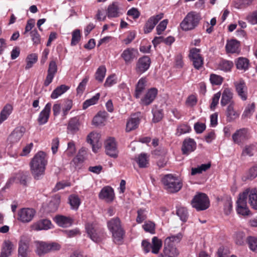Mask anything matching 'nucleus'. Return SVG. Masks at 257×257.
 I'll list each match as a JSON object with an SVG mask.
<instances>
[{
	"mask_svg": "<svg viewBox=\"0 0 257 257\" xmlns=\"http://www.w3.org/2000/svg\"><path fill=\"white\" fill-rule=\"evenodd\" d=\"M46 154L42 151L37 153L32 159L30 165L31 174L35 179L39 180L44 174L47 164Z\"/></svg>",
	"mask_w": 257,
	"mask_h": 257,
	"instance_id": "1",
	"label": "nucleus"
},
{
	"mask_svg": "<svg viewBox=\"0 0 257 257\" xmlns=\"http://www.w3.org/2000/svg\"><path fill=\"white\" fill-rule=\"evenodd\" d=\"M109 229L112 233V238L115 243L121 244L123 242L125 232L122 228L118 218L111 219L107 223Z\"/></svg>",
	"mask_w": 257,
	"mask_h": 257,
	"instance_id": "2",
	"label": "nucleus"
},
{
	"mask_svg": "<svg viewBox=\"0 0 257 257\" xmlns=\"http://www.w3.org/2000/svg\"><path fill=\"white\" fill-rule=\"evenodd\" d=\"M165 189L169 192H178L182 187V183L179 179L172 174L165 175L162 179Z\"/></svg>",
	"mask_w": 257,
	"mask_h": 257,
	"instance_id": "3",
	"label": "nucleus"
},
{
	"mask_svg": "<svg viewBox=\"0 0 257 257\" xmlns=\"http://www.w3.org/2000/svg\"><path fill=\"white\" fill-rule=\"evenodd\" d=\"M201 20L199 14L195 12L189 13L180 24V27L184 31H190L194 29L198 25Z\"/></svg>",
	"mask_w": 257,
	"mask_h": 257,
	"instance_id": "4",
	"label": "nucleus"
},
{
	"mask_svg": "<svg viewBox=\"0 0 257 257\" xmlns=\"http://www.w3.org/2000/svg\"><path fill=\"white\" fill-rule=\"evenodd\" d=\"M191 203L192 207L197 211L206 210L210 205L208 197L203 193H197L192 200Z\"/></svg>",
	"mask_w": 257,
	"mask_h": 257,
	"instance_id": "5",
	"label": "nucleus"
},
{
	"mask_svg": "<svg viewBox=\"0 0 257 257\" xmlns=\"http://www.w3.org/2000/svg\"><path fill=\"white\" fill-rule=\"evenodd\" d=\"M60 249V245L57 243H48L45 242H38L37 243L36 252L40 256L50 251L58 250Z\"/></svg>",
	"mask_w": 257,
	"mask_h": 257,
	"instance_id": "6",
	"label": "nucleus"
},
{
	"mask_svg": "<svg viewBox=\"0 0 257 257\" xmlns=\"http://www.w3.org/2000/svg\"><path fill=\"white\" fill-rule=\"evenodd\" d=\"M239 194L242 198L247 200L248 198V203L251 208L257 210V188H248Z\"/></svg>",
	"mask_w": 257,
	"mask_h": 257,
	"instance_id": "7",
	"label": "nucleus"
},
{
	"mask_svg": "<svg viewBox=\"0 0 257 257\" xmlns=\"http://www.w3.org/2000/svg\"><path fill=\"white\" fill-rule=\"evenodd\" d=\"M85 228L90 238L93 241L99 242L103 239L104 237L103 233L98 231L93 224L87 223L86 224Z\"/></svg>",
	"mask_w": 257,
	"mask_h": 257,
	"instance_id": "8",
	"label": "nucleus"
},
{
	"mask_svg": "<svg viewBox=\"0 0 257 257\" xmlns=\"http://www.w3.org/2000/svg\"><path fill=\"white\" fill-rule=\"evenodd\" d=\"M106 154L111 157L116 158L118 156V150L114 138H109L104 143Z\"/></svg>",
	"mask_w": 257,
	"mask_h": 257,
	"instance_id": "9",
	"label": "nucleus"
},
{
	"mask_svg": "<svg viewBox=\"0 0 257 257\" xmlns=\"http://www.w3.org/2000/svg\"><path fill=\"white\" fill-rule=\"evenodd\" d=\"M58 70L56 62L54 60H51L49 64L47 70V75L44 81V85L48 86L53 81Z\"/></svg>",
	"mask_w": 257,
	"mask_h": 257,
	"instance_id": "10",
	"label": "nucleus"
},
{
	"mask_svg": "<svg viewBox=\"0 0 257 257\" xmlns=\"http://www.w3.org/2000/svg\"><path fill=\"white\" fill-rule=\"evenodd\" d=\"M35 211L31 208H23L18 212V219L22 222H29L34 217Z\"/></svg>",
	"mask_w": 257,
	"mask_h": 257,
	"instance_id": "11",
	"label": "nucleus"
},
{
	"mask_svg": "<svg viewBox=\"0 0 257 257\" xmlns=\"http://www.w3.org/2000/svg\"><path fill=\"white\" fill-rule=\"evenodd\" d=\"M100 136L97 133H91L87 138V142L92 146V151L96 153L101 146V143L99 142Z\"/></svg>",
	"mask_w": 257,
	"mask_h": 257,
	"instance_id": "12",
	"label": "nucleus"
},
{
	"mask_svg": "<svg viewBox=\"0 0 257 257\" xmlns=\"http://www.w3.org/2000/svg\"><path fill=\"white\" fill-rule=\"evenodd\" d=\"M52 224L51 221L47 219L39 220L33 223L30 226L31 229L34 231L41 230H48L51 228Z\"/></svg>",
	"mask_w": 257,
	"mask_h": 257,
	"instance_id": "13",
	"label": "nucleus"
},
{
	"mask_svg": "<svg viewBox=\"0 0 257 257\" xmlns=\"http://www.w3.org/2000/svg\"><path fill=\"white\" fill-rule=\"evenodd\" d=\"M25 132V128L23 126L16 127L10 134L8 138L10 144H15L18 143L23 136Z\"/></svg>",
	"mask_w": 257,
	"mask_h": 257,
	"instance_id": "14",
	"label": "nucleus"
},
{
	"mask_svg": "<svg viewBox=\"0 0 257 257\" xmlns=\"http://www.w3.org/2000/svg\"><path fill=\"white\" fill-rule=\"evenodd\" d=\"M151 59L148 56L140 58L137 63L136 70L139 74L146 72L150 67Z\"/></svg>",
	"mask_w": 257,
	"mask_h": 257,
	"instance_id": "15",
	"label": "nucleus"
},
{
	"mask_svg": "<svg viewBox=\"0 0 257 257\" xmlns=\"http://www.w3.org/2000/svg\"><path fill=\"white\" fill-rule=\"evenodd\" d=\"M234 85L235 88L238 96L242 100H245L247 99V87L244 81L240 79L234 82Z\"/></svg>",
	"mask_w": 257,
	"mask_h": 257,
	"instance_id": "16",
	"label": "nucleus"
},
{
	"mask_svg": "<svg viewBox=\"0 0 257 257\" xmlns=\"http://www.w3.org/2000/svg\"><path fill=\"white\" fill-rule=\"evenodd\" d=\"M237 203L236 211L237 213L242 215H248L250 214V211L247 206L246 200L239 194Z\"/></svg>",
	"mask_w": 257,
	"mask_h": 257,
	"instance_id": "17",
	"label": "nucleus"
},
{
	"mask_svg": "<svg viewBox=\"0 0 257 257\" xmlns=\"http://www.w3.org/2000/svg\"><path fill=\"white\" fill-rule=\"evenodd\" d=\"M170 239H166L164 241L163 252L168 257H176L179 252L173 244H170Z\"/></svg>",
	"mask_w": 257,
	"mask_h": 257,
	"instance_id": "18",
	"label": "nucleus"
},
{
	"mask_svg": "<svg viewBox=\"0 0 257 257\" xmlns=\"http://www.w3.org/2000/svg\"><path fill=\"white\" fill-rule=\"evenodd\" d=\"M196 148V143L194 140L191 138L184 140L182 147V151L183 154L188 155L194 151Z\"/></svg>",
	"mask_w": 257,
	"mask_h": 257,
	"instance_id": "19",
	"label": "nucleus"
},
{
	"mask_svg": "<svg viewBox=\"0 0 257 257\" xmlns=\"http://www.w3.org/2000/svg\"><path fill=\"white\" fill-rule=\"evenodd\" d=\"M114 194L113 189L109 187H104L102 189L99 194L100 199H104L108 202L112 201L114 199Z\"/></svg>",
	"mask_w": 257,
	"mask_h": 257,
	"instance_id": "20",
	"label": "nucleus"
},
{
	"mask_svg": "<svg viewBox=\"0 0 257 257\" xmlns=\"http://www.w3.org/2000/svg\"><path fill=\"white\" fill-rule=\"evenodd\" d=\"M14 249V245L13 243L9 240H5L2 246L0 257L10 256Z\"/></svg>",
	"mask_w": 257,
	"mask_h": 257,
	"instance_id": "21",
	"label": "nucleus"
},
{
	"mask_svg": "<svg viewBox=\"0 0 257 257\" xmlns=\"http://www.w3.org/2000/svg\"><path fill=\"white\" fill-rule=\"evenodd\" d=\"M157 93L158 90L156 88H153L150 89L144 97L141 99V103L145 105L150 104L156 98Z\"/></svg>",
	"mask_w": 257,
	"mask_h": 257,
	"instance_id": "22",
	"label": "nucleus"
},
{
	"mask_svg": "<svg viewBox=\"0 0 257 257\" xmlns=\"http://www.w3.org/2000/svg\"><path fill=\"white\" fill-rule=\"evenodd\" d=\"M51 108V103H48L43 110L40 113L38 121L39 124H43L46 123L49 119L50 113Z\"/></svg>",
	"mask_w": 257,
	"mask_h": 257,
	"instance_id": "23",
	"label": "nucleus"
},
{
	"mask_svg": "<svg viewBox=\"0 0 257 257\" xmlns=\"http://www.w3.org/2000/svg\"><path fill=\"white\" fill-rule=\"evenodd\" d=\"M140 119L136 114L133 115L130 118L126 124V132H129L136 129L140 123Z\"/></svg>",
	"mask_w": 257,
	"mask_h": 257,
	"instance_id": "24",
	"label": "nucleus"
},
{
	"mask_svg": "<svg viewBox=\"0 0 257 257\" xmlns=\"http://www.w3.org/2000/svg\"><path fill=\"white\" fill-rule=\"evenodd\" d=\"M55 221L59 226L62 227H69L73 223V220L71 217L63 215L56 216Z\"/></svg>",
	"mask_w": 257,
	"mask_h": 257,
	"instance_id": "25",
	"label": "nucleus"
},
{
	"mask_svg": "<svg viewBox=\"0 0 257 257\" xmlns=\"http://www.w3.org/2000/svg\"><path fill=\"white\" fill-rule=\"evenodd\" d=\"M247 131L245 129L242 128L237 131L233 135L232 139L235 143L240 144L244 140L247 139Z\"/></svg>",
	"mask_w": 257,
	"mask_h": 257,
	"instance_id": "26",
	"label": "nucleus"
},
{
	"mask_svg": "<svg viewBox=\"0 0 257 257\" xmlns=\"http://www.w3.org/2000/svg\"><path fill=\"white\" fill-rule=\"evenodd\" d=\"M233 93L228 88H225L222 93L221 99V104L222 106H225L227 104H230L234 102L232 100Z\"/></svg>",
	"mask_w": 257,
	"mask_h": 257,
	"instance_id": "27",
	"label": "nucleus"
},
{
	"mask_svg": "<svg viewBox=\"0 0 257 257\" xmlns=\"http://www.w3.org/2000/svg\"><path fill=\"white\" fill-rule=\"evenodd\" d=\"M120 8L116 2H113L107 8V16L109 18H116L119 16Z\"/></svg>",
	"mask_w": 257,
	"mask_h": 257,
	"instance_id": "28",
	"label": "nucleus"
},
{
	"mask_svg": "<svg viewBox=\"0 0 257 257\" xmlns=\"http://www.w3.org/2000/svg\"><path fill=\"white\" fill-rule=\"evenodd\" d=\"M234 102H231L227 107L226 116L227 120L231 121L239 116V113L234 108Z\"/></svg>",
	"mask_w": 257,
	"mask_h": 257,
	"instance_id": "29",
	"label": "nucleus"
},
{
	"mask_svg": "<svg viewBox=\"0 0 257 257\" xmlns=\"http://www.w3.org/2000/svg\"><path fill=\"white\" fill-rule=\"evenodd\" d=\"M237 69L246 71L248 68L249 60L244 57H239L235 61Z\"/></svg>",
	"mask_w": 257,
	"mask_h": 257,
	"instance_id": "30",
	"label": "nucleus"
},
{
	"mask_svg": "<svg viewBox=\"0 0 257 257\" xmlns=\"http://www.w3.org/2000/svg\"><path fill=\"white\" fill-rule=\"evenodd\" d=\"M13 109V106L9 103L4 107L0 113V124L7 119L12 113Z\"/></svg>",
	"mask_w": 257,
	"mask_h": 257,
	"instance_id": "31",
	"label": "nucleus"
},
{
	"mask_svg": "<svg viewBox=\"0 0 257 257\" xmlns=\"http://www.w3.org/2000/svg\"><path fill=\"white\" fill-rule=\"evenodd\" d=\"M108 114L105 111H99L93 118V123L95 125H99L104 123L107 117Z\"/></svg>",
	"mask_w": 257,
	"mask_h": 257,
	"instance_id": "32",
	"label": "nucleus"
},
{
	"mask_svg": "<svg viewBox=\"0 0 257 257\" xmlns=\"http://www.w3.org/2000/svg\"><path fill=\"white\" fill-rule=\"evenodd\" d=\"M239 47V43L235 40L228 41L225 46L227 53H234L237 52Z\"/></svg>",
	"mask_w": 257,
	"mask_h": 257,
	"instance_id": "33",
	"label": "nucleus"
},
{
	"mask_svg": "<svg viewBox=\"0 0 257 257\" xmlns=\"http://www.w3.org/2000/svg\"><path fill=\"white\" fill-rule=\"evenodd\" d=\"M60 203V197L56 195L53 197L48 205L49 211L50 212L56 211Z\"/></svg>",
	"mask_w": 257,
	"mask_h": 257,
	"instance_id": "34",
	"label": "nucleus"
},
{
	"mask_svg": "<svg viewBox=\"0 0 257 257\" xmlns=\"http://www.w3.org/2000/svg\"><path fill=\"white\" fill-rule=\"evenodd\" d=\"M136 162L138 164L140 168H147L149 165V159L147 154H141L136 159Z\"/></svg>",
	"mask_w": 257,
	"mask_h": 257,
	"instance_id": "35",
	"label": "nucleus"
},
{
	"mask_svg": "<svg viewBox=\"0 0 257 257\" xmlns=\"http://www.w3.org/2000/svg\"><path fill=\"white\" fill-rule=\"evenodd\" d=\"M68 89V86L65 85H61L53 90L51 95V97L52 99H56L65 92Z\"/></svg>",
	"mask_w": 257,
	"mask_h": 257,
	"instance_id": "36",
	"label": "nucleus"
},
{
	"mask_svg": "<svg viewBox=\"0 0 257 257\" xmlns=\"http://www.w3.org/2000/svg\"><path fill=\"white\" fill-rule=\"evenodd\" d=\"M134 51H135L134 49L127 48L124 50L121 54V57L123 58L126 63L131 62L135 58Z\"/></svg>",
	"mask_w": 257,
	"mask_h": 257,
	"instance_id": "37",
	"label": "nucleus"
},
{
	"mask_svg": "<svg viewBox=\"0 0 257 257\" xmlns=\"http://www.w3.org/2000/svg\"><path fill=\"white\" fill-rule=\"evenodd\" d=\"M162 246V242L161 239L157 237H154L152 238V252L154 254H158Z\"/></svg>",
	"mask_w": 257,
	"mask_h": 257,
	"instance_id": "38",
	"label": "nucleus"
},
{
	"mask_svg": "<svg viewBox=\"0 0 257 257\" xmlns=\"http://www.w3.org/2000/svg\"><path fill=\"white\" fill-rule=\"evenodd\" d=\"M28 244L23 240H20L18 249L19 257H27L28 256Z\"/></svg>",
	"mask_w": 257,
	"mask_h": 257,
	"instance_id": "39",
	"label": "nucleus"
},
{
	"mask_svg": "<svg viewBox=\"0 0 257 257\" xmlns=\"http://www.w3.org/2000/svg\"><path fill=\"white\" fill-rule=\"evenodd\" d=\"M146 82V81L145 78H142L139 80L136 86V91L135 93V96L136 98L140 97L142 92L145 89Z\"/></svg>",
	"mask_w": 257,
	"mask_h": 257,
	"instance_id": "40",
	"label": "nucleus"
},
{
	"mask_svg": "<svg viewBox=\"0 0 257 257\" xmlns=\"http://www.w3.org/2000/svg\"><path fill=\"white\" fill-rule=\"evenodd\" d=\"M106 71V69L104 66L102 65L99 67L95 74L96 80L100 82H102L105 77Z\"/></svg>",
	"mask_w": 257,
	"mask_h": 257,
	"instance_id": "41",
	"label": "nucleus"
},
{
	"mask_svg": "<svg viewBox=\"0 0 257 257\" xmlns=\"http://www.w3.org/2000/svg\"><path fill=\"white\" fill-rule=\"evenodd\" d=\"M79 122L76 118H71L68 125L67 130L71 133H74L78 130Z\"/></svg>",
	"mask_w": 257,
	"mask_h": 257,
	"instance_id": "42",
	"label": "nucleus"
},
{
	"mask_svg": "<svg viewBox=\"0 0 257 257\" xmlns=\"http://www.w3.org/2000/svg\"><path fill=\"white\" fill-rule=\"evenodd\" d=\"M37 60L38 56L36 54L29 55L26 58L27 64L25 69L28 70L32 67L33 64L36 63Z\"/></svg>",
	"mask_w": 257,
	"mask_h": 257,
	"instance_id": "43",
	"label": "nucleus"
},
{
	"mask_svg": "<svg viewBox=\"0 0 257 257\" xmlns=\"http://www.w3.org/2000/svg\"><path fill=\"white\" fill-rule=\"evenodd\" d=\"M177 215L180 217V219L186 222L188 218V214L187 209L183 207H179L177 209Z\"/></svg>",
	"mask_w": 257,
	"mask_h": 257,
	"instance_id": "44",
	"label": "nucleus"
},
{
	"mask_svg": "<svg viewBox=\"0 0 257 257\" xmlns=\"http://www.w3.org/2000/svg\"><path fill=\"white\" fill-rule=\"evenodd\" d=\"M100 94L98 93L92 98L85 101L83 104V109H85L89 106L95 104L98 100Z\"/></svg>",
	"mask_w": 257,
	"mask_h": 257,
	"instance_id": "45",
	"label": "nucleus"
},
{
	"mask_svg": "<svg viewBox=\"0 0 257 257\" xmlns=\"http://www.w3.org/2000/svg\"><path fill=\"white\" fill-rule=\"evenodd\" d=\"M69 201L71 208L74 209H77L80 204L79 197L75 195H71L69 196Z\"/></svg>",
	"mask_w": 257,
	"mask_h": 257,
	"instance_id": "46",
	"label": "nucleus"
},
{
	"mask_svg": "<svg viewBox=\"0 0 257 257\" xmlns=\"http://www.w3.org/2000/svg\"><path fill=\"white\" fill-rule=\"evenodd\" d=\"M224 204V213L226 215L230 214L232 210V201L230 197H226L222 200Z\"/></svg>",
	"mask_w": 257,
	"mask_h": 257,
	"instance_id": "47",
	"label": "nucleus"
},
{
	"mask_svg": "<svg viewBox=\"0 0 257 257\" xmlns=\"http://www.w3.org/2000/svg\"><path fill=\"white\" fill-rule=\"evenodd\" d=\"M16 178L19 181L20 184L26 186L27 185L29 178L28 173L24 172L20 173L17 175Z\"/></svg>",
	"mask_w": 257,
	"mask_h": 257,
	"instance_id": "48",
	"label": "nucleus"
},
{
	"mask_svg": "<svg viewBox=\"0 0 257 257\" xmlns=\"http://www.w3.org/2000/svg\"><path fill=\"white\" fill-rule=\"evenodd\" d=\"M233 66L232 62L228 60H222L219 64V68L224 71H230Z\"/></svg>",
	"mask_w": 257,
	"mask_h": 257,
	"instance_id": "49",
	"label": "nucleus"
},
{
	"mask_svg": "<svg viewBox=\"0 0 257 257\" xmlns=\"http://www.w3.org/2000/svg\"><path fill=\"white\" fill-rule=\"evenodd\" d=\"M156 25L154 22V18H149L144 26V33L147 34L151 32Z\"/></svg>",
	"mask_w": 257,
	"mask_h": 257,
	"instance_id": "50",
	"label": "nucleus"
},
{
	"mask_svg": "<svg viewBox=\"0 0 257 257\" xmlns=\"http://www.w3.org/2000/svg\"><path fill=\"white\" fill-rule=\"evenodd\" d=\"M254 108L255 105L254 103H252L251 104H248L243 112L242 117L244 118L250 117L252 113L254 111Z\"/></svg>",
	"mask_w": 257,
	"mask_h": 257,
	"instance_id": "51",
	"label": "nucleus"
},
{
	"mask_svg": "<svg viewBox=\"0 0 257 257\" xmlns=\"http://www.w3.org/2000/svg\"><path fill=\"white\" fill-rule=\"evenodd\" d=\"M75 145L73 141H71L68 143L67 149L65 153L68 156H72L76 153Z\"/></svg>",
	"mask_w": 257,
	"mask_h": 257,
	"instance_id": "52",
	"label": "nucleus"
},
{
	"mask_svg": "<svg viewBox=\"0 0 257 257\" xmlns=\"http://www.w3.org/2000/svg\"><path fill=\"white\" fill-rule=\"evenodd\" d=\"M89 77L86 76L82 81L79 83L77 88V94L81 95L85 90L86 85L88 81Z\"/></svg>",
	"mask_w": 257,
	"mask_h": 257,
	"instance_id": "53",
	"label": "nucleus"
},
{
	"mask_svg": "<svg viewBox=\"0 0 257 257\" xmlns=\"http://www.w3.org/2000/svg\"><path fill=\"white\" fill-rule=\"evenodd\" d=\"M210 80L212 84L218 85L222 83L223 78L219 75L212 74L210 76Z\"/></svg>",
	"mask_w": 257,
	"mask_h": 257,
	"instance_id": "54",
	"label": "nucleus"
},
{
	"mask_svg": "<svg viewBox=\"0 0 257 257\" xmlns=\"http://www.w3.org/2000/svg\"><path fill=\"white\" fill-rule=\"evenodd\" d=\"M155 225L153 222L148 221L143 225V227L146 232L154 234L155 232Z\"/></svg>",
	"mask_w": 257,
	"mask_h": 257,
	"instance_id": "55",
	"label": "nucleus"
},
{
	"mask_svg": "<svg viewBox=\"0 0 257 257\" xmlns=\"http://www.w3.org/2000/svg\"><path fill=\"white\" fill-rule=\"evenodd\" d=\"M32 40L34 44L38 45L40 43V36L36 29H34L30 33Z\"/></svg>",
	"mask_w": 257,
	"mask_h": 257,
	"instance_id": "56",
	"label": "nucleus"
},
{
	"mask_svg": "<svg viewBox=\"0 0 257 257\" xmlns=\"http://www.w3.org/2000/svg\"><path fill=\"white\" fill-rule=\"evenodd\" d=\"M80 31L79 30H75L72 33V38L71 40V45H76L80 40Z\"/></svg>",
	"mask_w": 257,
	"mask_h": 257,
	"instance_id": "57",
	"label": "nucleus"
},
{
	"mask_svg": "<svg viewBox=\"0 0 257 257\" xmlns=\"http://www.w3.org/2000/svg\"><path fill=\"white\" fill-rule=\"evenodd\" d=\"M247 241L251 250H257V237L249 236L247 238Z\"/></svg>",
	"mask_w": 257,
	"mask_h": 257,
	"instance_id": "58",
	"label": "nucleus"
},
{
	"mask_svg": "<svg viewBox=\"0 0 257 257\" xmlns=\"http://www.w3.org/2000/svg\"><path fill=\"white\" fill-rule=\"evenodd\" d=\"M146 212V211L145 209H140L138 210V216L136 219V221L138 223H142L144 220H145L147 218Z\"/></svg>",
	"mask_w": 257,
	"mask_h": 257,
	"instance_id": "59",
	"label": "nucleus"
},
{
	"mask_svg": "<svg viewBox=\"0 0 257 257\" xmlns=\"http://www.w3.org/2000/svg\"><path fill=\"white\" fill-rule=\"evenodd\" d=\"M255 150V146L254 145H247L243 149L242 151V154L251 156L253 155V153Z\"/></svg>",
	"mask_w": 257,
	"mask_h": 257,
	"instance_id": "60",
	"label": "nucleus"
},
{
	"mask_svg": "<svg viewBox=\"0 0 257 257\" xmlns=\"http://www.w3.org/2000/svg\"><path fill=\"white\" fill-rule=\"evenodd\" d=\"M191 130L190 127L186 124L180 125L177 130L176 134L181 136L182 134L189 133Z\"/></svg>",
	"mask_w": 257,
	"mask_h": 257,
	"instance_id": "61",
	"label": "nucleus"
},
{
	"mask_svg": "<svg viewBox=\"0 0 257 257\" xmlns=\"http://www.w3.org/2000/svg\"><path fill=\"white\" fill-rule=\"evenodd\" d=\"M200 50L196 48H193L190 50L189 57L192 60L196 59L201 56L200 54Z\"/></svg>",
	"mask_w": 257,
	"mask_h": 257,
	"instance_id": "62",
	"label": "nucleus"
},
{
	"mask_svg": "<svg viewBox=\"0 0 257 257\" xmlns=\"http://www.w3.org/2000/svg\"><path fill=\"white\" fill-rule=\"evenodd\" d=\"M245 235L244 233L239 232L236 234L235 241L238 245H242L244 242Z\"/></svg>",
	"mask_w": 257,
	"mask_h": 257,
	"instance_id": "63",
	"label": "nucleus"
},
{
	"mask_svg": "<svg viewBox=\"0 0 257 257\" xmlns=\"http://www.w3.org/2000/svg\"><path fill=\"white\" fill-rule=\"evenodd\" d=\"M257 177V165L251 167L248 171L247 179L252 180Z\"/></svg>",
	"mask_w": 257,
	"mask_h": 257,
	"instance_id": "64",
	"label": "nucleus"
}]
</instances>
